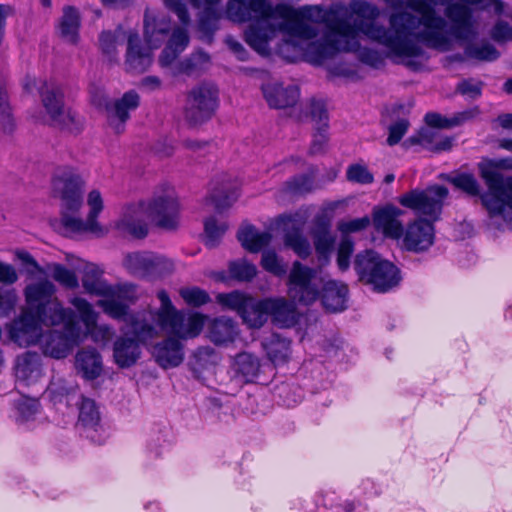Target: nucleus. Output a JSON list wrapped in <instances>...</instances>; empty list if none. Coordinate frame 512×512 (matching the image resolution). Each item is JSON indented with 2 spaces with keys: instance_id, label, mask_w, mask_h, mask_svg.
I'll return each instance as SVG.
<instances>
[{
  "instance_id": "obj_1",
  "label": "nucleus",
  "mask_w": 512,
  "mask_h": 512,
  "mask_svg": "<svg viewBox=\"0 0 512 512\" xmlns=\"http://www.w3.org/2000/svg\"><path fill=\"white\" fill-rule=\"evenodd\" d=\"M199 8L203 4V11L200 14L198 28L202 37L211 41L214 32L218 29V21L224 14L227 19L234 23H246L251 20L256 22L245 31L247 44L259 54H267L269 42L279 31L284 35L283 40L277 47V53L288 62L304 60V57L295 59L288 58L282 51L284 44L296 46V37L285 31L282 26L286 22L283 17L275 16L272 12H265L259 8V3L265 2L271 8L281 6L273 5L269 0H228L225 10L218 7L221 0H199ZM282 6H288L282 4Z\"/></svg>"
},
{
  "instance_id": "obj_2",
  "label": "nucleus",
  "mask_w": 512,
  "mask_h": 512,
  "mask_svg": "<svg viewBox=\"0 0 512 512\" xmlns=\"http://www.w3.org/2000/svg\"><path fill=\"white\" fill-rule=\"evenodd\" d=\"M157 298L160 307L149 312H152L153 322L156 321L158 327L171 337L158 342L153 347L152 354L160 367L169 369L179 366L184 360L180 340L197 337L204 327L206 316L176 309L165 290H160Z\"/></svg>"
},
{
  "instance_id": "obj_3",
  "label": "nucleus",
  "mask_w": 512,
  "mask_h": 512,
  "mask_svg": "<svg viewBox=\"0 0 512 512\" xmlns=\"http://www.w3.org/2000/svg\"><path fill=\"white\" fill-rule=\"evenodd\" d=\"M83 179L69 168L58 169L53 178V190L61 200V223L69 233H91L104 236L107 230L97 221L104 209L103 197L99 190L88 193L89 212L85 220L75 216L82 207Z\"/></svg>"
},
{
  "instance_id": "obj_4",
  "label": "nucleus",
  "mask_w": 512,
  "mask_h": 512,
  "mask_svg": "<svg viewBox=\"0 0 512 512\" xmlns=\"http://www.w3.org/2000/svg\"><path fill=\"white\" fill-rule=\"evenodd\" d=\"M179 213L180 204L174 187L162 184L154 190L150 200L126 206L116 227L134 238H144L148 234L147 218L160 228L175 229Z\"/></svg>"
},
{
  "instance_id": "obj_5",
  "label": "nucleus",
  "mask_w": 512,
  "mask_h": 512,
  "mask_svg": "<svg viewBox=\"0 0 512 512\" xmlns=\"http://www.w3.org/2000/svg\"><path fill=\"white\" fill-rule=\"evenodd\" d=\"M290 294L303 304L313 303L322 287V303L331 312H341L347 308L348 288L344 283L327 280L319 269L309 268L296 261L289 275Z\"/></svg>"
},
{
  "instance_id": "obj_6",
  "label": "nucleus",
  "mask_w": 512,
  "mask_h": 512,
  "mask_svg": "<svg viewBox=\"0 0 512 512\" xmlns=\"http://www.w3.org/2000/svg\"><path fill=\"white\" fill-rule=\"evenodd\" d=\"M479 173L488 187L481 195V202L491 218L502 217L512 222V176H504L501 170H512V158L484 160L478 164Z\"/></svg>"
},
{
  "instance_id": "obj_7",
  "label": "nucleus",
  "mask_w": 512,
  "mask_h": 512,
  "mask_svg": "<svg viewBox=\"0 0 512 512\" xmlns=\"http://www.w3.org/2000/svg\"><path fill=\"white\" fill-rule=\"evenodd\" d=\"M126 319H117L124 322L122 331L132 334L135 338L119 336L113 343V359L122 369L130 368L137 363L141 356V344L158 336L157 327L153 324L152 312L141 311L130 313L127 310Z\"/></svg>"
},
{
  "instance_id": "obj_8",
  "label": "nucleus",
  "mask_w": 512,
  "mask_h": 512,
  "mask_svg": "<svg viewBox=\"0 0 512 512\" xmlns=\"http://www.w3.org/2000/svg\"><path fill=\"white\" fill-rule=\"evenodd\" d=\"M82 285L86 292L101 296L97 306L113 319H126L130 304L136 299L135 286L130 284L110 285L103 278V271L95 266L85 267Z\"/></svg>"
},
{
  "instance_id": "obj_9",
  "label": "nucleus",
  "mask_w": 512,
  "mask_h": 512,
  "mask_svg": "<svg viewBox=\"0 0 512 512\" xmlns=\"http://www.w3.org/2000/svg\"><path fill=\"white\" fill-rule=\"evenodd\" d=\"M23 89L28 93L34 91L39 93L42 105L53 126L71 134L82 131V118L70 108L65 107L64 92L56 82L26 76L23 80Z\"/></svg>"
},
{
  "instance_id": "obj_10",
  "label": "nucleus",
  "mask_w": 512,
  "mask_h": 512,
  "mask_svg": "<svg viewBox=\"0 0 512 512\" xmlns=\"http://www.w3.org/2000/svg\"><path fill=\"white\" fill-rule=\"evenodd\" d=\"M53 305V309H56L55 314L51 317V320L43 323L52 326L63 324V328L62 330H49L43 333L39 344L44 354L61 359L66 357L75 346L83 342L84 333L72 309L60 307L57 303Z\"/></svg>"
},
{
  "instance_id": "obj_11",
  "label": "nucleus",
  "mask_w": 512,
  "mask_h": 512,
  "mask_svg": "<svg viewBox=\"0 0 512 512\" xmlns=\"http://www.w3.org/2000/svg\"><path fill=\"white\" fill-rule=\"evenodd\" d=\"M354 268L360 279L373 285L377 292H387L401 280L399 269L372 250L357 254Z\"/></svg>"
},
{
  "instance_id": "obj_12",
  "label": "nucleus",
  "mask_w": 512,
  "mask_h": 512,
  "mask_svg": "<svg viewBox=\"0 0 512 512\" xmlns=\"http://www.w3.org/2000/svg\"><path fill=\"white\" fill-rule=\"evenodd\" d=\"M217 302L224 308L237 312L243 322L251 328H260L268 319V298L257 300L245 293L232 291L219 293Z\"/></svg>"
},
{
  "instance_id": "obj_13",
  "label": "nucleus",
  "mask_w": 512,
  "mask_h": 512,
  "mask_svg": "<svg viewBox=\"0 0 512 512\" xmlns=\"http://www.w3.org/2000/svg\"><path fill=\"white\" fill-rule=\"evenodd\" d=\"M448 193L445 186L435 185L425 190H411L399 197V203L418 215L426 216L428 219L425 220L433 224L440 218Z\"/></svg>"
},
{
  "instance_id": "obj_14",
  "label": "nucleus",
  "mask_w": 512,
  "mask_h": 512,
  "mask_svg": "<svg viewBox=\"0 0 512 512\" xmlns=\"http://www.w3.org/2000/svg\"><path fill=\"white\" fill-rule=\"evenodd\" d=\"M218 107V90L213 84L202 83L192 88L186 98L184 115L191 125L209 120Z\"/></svg>"
},
{
  "instance_id": "obj_15",
  "label": "nucleus",
  "mask_w": 512,
  "mask_h": 512,
  "mask_svg": "<svg viewBox=\"0 0 512 512\" xmlns=\"http://www.w3.org/2000/svg\"><path fill=\"white\" fill-rule=\"evenodd\" d=\"M55 291V285L48 280L28 285L25 289L27 304L42 322L51 320V317L55 314L56 309H53V304L57 303L60 307H63L61 302L54 297Z\"/></svg>"
},
{
  "instance_id": "obj_16",
  "label": "nucleus",
  "mask_w": 512,
  "mask_h": 512,
  "mask_svg": "<svg viewBox=\"0 0 512 512\" xmlns=\"http://www.w3.org/2000/svg\"><path fill=\"white\" fill-rule=\"evenodd\" d=\"M124 266L131 274L138 277H160L173 268L168 259L151 252L128 254L125 257Z\"/></svg>"
},
{
  "instance_id": "obj_17",
  "label": "nucleus",
  "mask_w": 512,
  "mask_h": 512,
  "mask_svg": "<svg viewBox=\"0 0 512 512\" xmlns=\"http://www.w3.org/2000/svg\"><path fill=\"white\" fill-rule=\"evenodd\" d=\"M400 239L402 247L407 251H427L434 243V225L422 218L416 219L406 226Z\"/></svg>"
},
{
  "instance_id": "obj_18",
  "label": "nucleus",
  "mask_w": 512,
  "mask_h": 512,
  "mask_svg": "<svg viewBox=\"0 0 512 512\" xmlns=\"http://www.w3.org/2000/svg\"><path fill=\"white\" fill-rule=\"evenodd\" d=\"M70 303L78 311L84 324L85 328H82L84 333L83 341L90 336L96 343H105L112 337L113 330L109 325L97 324L98 314L87 300L81 297H74L70 300Z\"/></svg>"
},
{
  "instance_id": "obj_19",
  "label": "nucleus",
  "mask_w": 512,
  "mask_h": 512,
  "mask_svg": "<svg viewBox=\"0 0 512 512\" xmlns=\"http://www.w3.org/2000/svg\"><path fill=\"white\" fill-rule=\"evenodd\" d=\"M140 96L134 90H129L114 103L105 101V108L110 126L116 133L124 130V124L130 117V112L138 108Z\"/></svg>"
},
{
  "instance_id": "obj_20",
  "label": "nucleus",
  "mask_w": 512,
  "mask_h": 512,
  "mask_svg": "<svg viewBox=\"0 0 512 512\" xmlns=\"http://www.w3.org/2000/svg\"><path fill=\"white\" fill-rule=\"evenodd\" d=\"M41 319L37 314L29 312L23 313L19 318L15 319L10 328L11 338L20 346H29L39 343L43 335Z\"/></svg>"
},
{
  "instance_id": "obj_21",
  "label": "nucleus",
  "mask_w": 512,
  "mask_h": 512,
  "mask_svg": "<svg viewBox=\"0 0 512 512\" xmlns=\"http://www.w3.org/2000/svg\"><path fill=\"white\" fill-rule=\"evenodd\" d=\"M151 49L142 45L138 33L130 31L125 55L126 69L132 73H143L152 64Z\"/></svg>"
},
{
  "instance_id": "obj_22",
  "label": "nucleus",
  "mask_w": 512,
  "mask_h": 512,
  "mask_svg": "<svg viewBox=\"0 0 512 512\" xmlns=\"http://www.w3.org/2000/svg\"><path fill=\"white\" fill-rule=\"evenodd\" d=\"M403 211L395 206L389 205L375 211L373 216L374 227L381 231L385 237L400 240L403 234V225L399 217Z\"/></svg>"
},
{
  "instance_id": "obj_23",
  "label": "nucleus",
  "mask_w": 512,
  "mask_h": 512,
  "mask_svg": "<svg viewBox=\"0 0 512 512\" xmlns=\"http://www.w3.org/2000/svg\"><path fill=\"white\" fill-rule=\"evenodd\" d=\"M263 95L271 108L284 109L294 106L300 97V91L296 85L283 86L279 83L263 85Z\"/></svg>"
},
{
  "instance_id": "obj_24",
  "label": "nucleus",
  "mask_w": 512,
  "mask_h": 512,
  "mask_svg": "<svg viewBox=\"0 0 512 512\" xmlns=\"http://www.w3.org/2000/svg\"><path fill=\"white\" fill-rule=\"evenodd\" d=\"M268 316L274 325L280 328H290L297 324L299 314L294 302L285 298H268Z\"/></svg>"
},
{
  "instance_id": "obj_25",
  "label": "nucleus",
  "mask_w": 512,
  "mask_h": 512,
  "mask_svg": "<svg viewBox=\"0 0 512 512\" xmlns=\"http://www.w3.org/2000/svg\"><path fill=\"white\" fill-rule=\"evenodd\" d=\"M81 27V15L75 6L66 5L62 9V15L56 25V31L66 43L76 45L79 41Z\"/></svg>"
},
{
  "instance_id": "obj_26",
  "label": "nucleus",
  "mask_w": 512,
  "mask_h": 512,
  "mask_svg": "<svg viewBox=\"0 0 512 512\" xmlns=\"http://www.w3.org/2000/svg\"><path fill=\"white\" fill-rule=\"evenodd\" d=\"M75 402L79 405L78 425L84 429L86 437L96 441L90 435V432H97L101 428V416L95 401L81 395Z\"/></svg>"
},
{
  "instance_id": "obj_27",
  "label": "nucleus",
  "mask_w": 512,
  "mask_h": 512,
  "mask_svg": "<svg viewBox=\"0 0 512 512\" xmlns=\"http://www.w3.org/2000/svg\"><path fill=\"white\" fill-rule=\"evenodd\" d=\"M41 376V358L35 352H25L15 361V377L18 382L30 385Z\"/></svg>"
},
{
  "instance_id": "obj_28",
  "label": "nucleus",
  "mask_w": 512,
  "mask_h": 512,
  "mask_svg": "<svg viewBox=\"0 0 512 512\" xmlns=\"http://www.w3.org/2000/svg\"><path fill=\"white\" fill-rule=\"evenodd\" d=\"M171 31V21L165 16L156 17L148 13L144 18V36L150 49L159 48Z\"/></svg>"
},
{
  "instance_id": "obj_29",
  "label": "nucleus",
  "mask_w": 512,
  "mask_h": 512,
  "mask_svg": "<svg viewBox=\"0 0 512 512\" xmlns=\"http://www.w3.org/2000/svg\"><path fill=\"white\" fill-rule=\"evenodd\" d=\"M75 366L85 379L94 380L102 373V357L94 348L82 349L76 355Z\"/></svg>"
},
{
  "instance_id": "obj_30",
  "label": "nucleus",
  "mask_w": 512,
  "mask_h": 512,
  "mask_svg": "<svg viewBox=\"0 0 512 512\" xmlns=\"http://www.w3.org/2000/svg\"><path fill=\"white\" fill-rule=\"evenodd\" d=\"M189 44V35L184 28H176L159 57L161 67L170 66Z\"/></svg>"
},
{
  "instance_id": "obj_31",
  "label": "nucleus",
  "mask_w": 512,
  "mask_h": 512,
  "mask_svg": "<svg viewBox=\"0 0 512 512\" xmlns=\"http://www.w3.org/2000/svg\"><path fill=\"white\" fill-rule=\"evenodd\" d=\"M312 237L319 261L323 265L327 264L335 244V237L330 232V224L324 220L319 221L312 232Z\"/></svg>"
},
{
  "instance_id": "obj_32",
  "label": "nucleus",
  "mask_w": 512,
  "mask_h": 512,
  "mask_svg": "<svg viewBox=\"0 0 512 512\" xmlns=\"http://www.w3.org/2000/svg\"><path fill=\"white\" fill-rule=\"evenodd\" d=\"M243 248L251 253H257L268 246L272 240L269 231H259L253 225L243 226L237 234Z\"/></svg>"
},
{
  "instance_id": "obj_33",
  "label": "nucleus",
  "mask_w": 512,
  "mask_h": 512,
  "mask_svg": "<svg viewBox=\"0 0 512 512\" xmlns=\"http://www.w3.org/2000/svg\"><path fill=\"white\" fill-rule=\"evenodd\" d=\"M232 368L236 377L242 379L245 383H249L253 382L258 376L260 362L256 356L243 352L235 356Z\"/></svg>"
},
{
  "instance_id": "obj_34",
  "label": "nucleus",
  "mask_w": 512,
  "mask_h": 512,
  "mask_svg": "<svg viewBox=\"0 0 512 512\" xmlns=\"http://www.w3.org/2000/svg\"><path fill=\"white\" fill-rule=\"evenodd\" d=\"M237 334L236 324L235 322L226 317H220L214 319L210 325L208 330V335L210 340L217 344H225L228 342H232Z\"/></svg>"
},
{
  "instance_id": "obj_35",
  "label": "nucleus",
  "mask_w": 512,
  "mask_h": 512,
  "mask_svg": "<svg viewBox=\"0 0 512 512\" xmlns=\"http://www.w3.org/2000/svg\"><path fill=\"white\" fill-rule=\"evenodd\" d=\"M47 394L54 403L66 402L67 405L77 400L81 395L78 394V386L69 383L62 378H54L47 388Z\"/></svg>"
},
{
  "instance_id": "obj_36",
  "label": "nucleus",
  "mask_w": 512,
  "mask_h": 512,
  "mask_svg": "<svg viewBox=\"0 0 512 512\" xmlns=\"http://www.w3.org/2000/svg\"><path fill=\"white\" fill-rule=\"evenodd\" d=\"M210 64V56L202 50L192 53L189 57L178 62L172 67V75L178 76L180 74L193 75L206 69Z\"/></svg>"
},
{
  "instance_id": "obj_37",
  "label": "nucleus",
  "mask_w": 512,
  "mask_h": 512,
  "mask_svg": "<svg viewBox=\"0 0 512 512\" xmlns=\"http://www.w3.org/2000/svg\"><path fill=\"white\" fill-rule=\"evenodd\" d=\"M290 341L278 334H272L263 345L268 358L274 365L287 362L290 355Z\"/></svg>"
},
{
  "instance_id": "obj_38",
  "label": "nucleus",
  "mask_w": 512,
  "mask_h": 512,
  "mask_svg": "<svg viewBox=\"0 0 512 512\" xmlns=\"http://www.w3.org/2000/svg\"><path fill=\"white\" fill-rule=\"evenodd\" d=\"M15 128L16 121L9 102L6 79L0 72V130L5 134H12Z\"/></svg>"
},
{
  "instance_id": "obj_39",
  "label": "nucleus",
  "mask_w": 512,
  "mask_h": 512,
  "mask_svg": "<svg viewBox=\"0 0 512 512\" xmlns=\"http://www.w3.org/2000/svg\"><path fill=\"white\" fill-rule=\"evenodd\" d=\"M478 111L475 110H466L463 112H459L452 117H445L438 113H427L425 115V121L428 126L434 128H453L459 126L466 121L472 119Z\"/></svg>"
},
{
  "instance_id": "obj_40",
  "label": "nucleus",
  "mask_w": 512,
  "mask_h": 512,
  "mask_svg": "<svg viewBox=\"0 0 512 512\" xmlns=\"http://www.w3.org/2000/svg\"><path fill=\"white\" fill-rule=\"evenodd\" d=\"M238 198L237 187L235 185L226 186L224 183L221 187L213 188L207 197V203H211L215 210L219 213L229 208Z\"/></svg>"
},
{
  "instance_id": "obj_41",
  "label": "nucleus",
  "mask_w": 512,
  "mask_h": 512,
  "mask_svg": "<svg viewBox=\"0 0 512 512\" xmlns=\"http://www.w3.org/2000/svg\"><path fill=\"white\" fill-rule=\"evenodd\" d=\"M16 422L19 425H29L40 413V404L35 398H22L16 404Z\"/></svg>"
},
{
  "instance_id": "obj_42",
  "label": "nucleus",
  "mask_w": 512,
  "mask_h": 512,
  "mask_svg": "<svg viewBox=\"0 0 512 512\" xmlns=\"http://www.w3.org/2000/svg\"><path fill=\"white\" fill-rule=\"evenodd\" d=\"M465 54L469 58L487 62L495 61L500 56L498 50L489 42L469 45L465 49Z\"/></svg>"
},
{
  "instance_id": "obj_43",
  "label": "nucleus",
  "mask_w": 512,
  "mask_h": 512,
  "mask_svg": "<svg viewBox=\"0 0 512 512\" xmlns=\"http://www.w3.org/2000/svg\"><path fill=\"white\" fill-rule=\"evenodd\" d=\"M228 226L225 222H218L215 217H209L204 222L205 245L214 248L226 232Z\"/></svg>"
},
{
  "instance_id": "obj_44",
  "label": "nucleus",
  "mask_w": 512,
  "mask_h": 512,
  "mask_svg": "<svg viewBox=\"0 0 512 512\" xmlns=\"http://www.w3.org/2000/svg\"><path fill=\"white\" fill-rule=\"evenodd\" d=\"M122 34V31L117 29L114 32L103 31L99 36V45L101 51L109 61H114L117 59V45L120 42V37Z\"/></svg>"
},
{
  "instance_id": "obj_45",
  "label": "nucleus",
  "mask_w": 512,
  "mask_h": 512,
  "mask_svg": "<svg viewBox=\"0 0 512 512\" xmlns=\"http://www.w3.org/2000/svg\"><path fill=\"white\" fill-rule=\"evenodd\" d=\"M47 271L51 274L55 281L65 286L66 288L74 289L79 285L78 278L75 273L62 264H49L47 266Z\"/></svg>"
},
{
  "instance_id": "obj_46",
  "label": "nucleus",
  "mask_w": 512,
  "mask_h": 512,
  "mask_svg": "<svg viewBox=\"0 0 512 512\" xmlns=\"http://www.w3.org/2000/svg\"><path fill=\"white\" fill-rule=\"evenodd\" d=\"M448 181L470 196L480 195V184L471 173H458L454 176H450Z\"/></svg>"
},
{
  "instance_id": "obj_47",
  "label": "nucleus",
  "mask_w": 512,
  "mask_h": 512,
  "mask_svg": "<svg viewBox=\"0 0 512 512\" xmlns=\"http://www.w3.org/2000/svg\"><path fill=\"white\" fill-rule=\"evenodd\" d=\"M284 240L285 244L292 248L300 257L306 258L310 254V243L299 230L286 233Z\"/></svg>"
},
{
  "instance_id": "obj_48",
  "label": "nucleus",
  "mask_w": 512,
  "mask_h": 512,
  "mask_svg": "<svg viewBox=\"0 0 512 512\" xmlns=\"http://www.w3.org/2000/svg\"><path fill=\"white\" fill-rule=\"evenodd\" d=\"M230 275L239 281H250L257 274V268L254 264L245 259L231 262L229 265Z\"/></svg>"
},
{
  "instance_id": "obj_49",
  "label": "nucleus",
  "mask_w": 512,
  "mask_h": 512,
  "mask_svg": "<svg viewBox=\"0 0 512 512\" xmlns=\"http://www.w3.org/2000/svg\"><path fill=\"white\" fill-rule=\"evenodd\" d=\"M180 296L189 306L200 307L210 301L209 294L198 287L182 288Z\"/></svg>"
},
{
  "instance_id": "obj_50",
  "label": "nucleus",
  "mask_w": 512,
  "mask_h": 512,
  "mask_svg": "<svg viewBox=\"0 0 512 512\" xmlns=\"http://www.w3.org/2000/svg\"><path fill=\"white\" fill-rule=\"evenodd\" d=\"M261 266L264 270L276 276L286 274V266L278 258L277 254L272 250H265L262 253Z\"/></svg>"
},
{
  "instance_id": "obj_51",
  "label": "nucleus",
  "mask_w": 512,
  "mask_h": 512,
  "mask_svg": "<svg viewBox=\"0 0 512 512\" xmlns=\"http://www.w3.org/2000/svg\"><path fill=\"white\" fill-rule=\"evenodd\" d=\"M347 180L362 185L371 184L374 181L372 173L363 164H352L346 171Z\"/></svg>"
},
{
  "instance_id": "obj_52",
  "label": "nucleus",
  "mask_w": 512,
  "mask_h": 512,
  "mask_svg": "<svg viewBox=\"0 0 512 512\" xmlns=\"http://www.w3.org/2000/svg\"><path fill=\"white\" fill-rule=\"evenodd\" d=\"M354 251V243L349 236H342L338 252L337 265L341 271H346L350 265V257Z\"/></svg>"
},
{
  "instance_id": "obj_53",
  "label": "nucleus",
  "mask_w": 512,
  "mask_h": 512,
  "mask_svg": "<svg viewBox=\"0 0 512 512\" xmlns=\"http://www.w3.org/2000/svg\"><path fill=\"white\" fill-rule=\"evenodd\" d=\"M308 109L309 115L312 121L315 122L316 127H328L329 117L324 101L312 99L309 103Z\"/></svg>"
},
{
  "instance_id": "obj_54",
  "label": "nucleus",
  "mask_w": 512,
  "mask_h": 512,
  "mask_svg": "<svg viewBox=\"0 0 512 512\" xmlns=\"http://www.w3.org/2000/svg\"><path fill=\"white\" fill-rule=\"evenodd\" d=\"M370 225V218L364 216L351 220H342L338 223L337 229L342 236H349L350 233H356L365 230Z\"/></svg>"
},
{
  "instance_id": "obj_55",
  "label": "nucleus",
  "mask_w": 512,
  "mask_h": 512,
  "mask_svg": "<svg viewBox=\"0 0 512 512\" xmlns=\"http://www.w3.org/2000/svg\"><path fill=\"white\" fill-rule=\"evenodd\" d=\"M313 177L307 174L295 176L286 182V189L292 194H302L312 189Z\"/></svg>"
},
{
  "instance_id": "obj_56",
  "label": "nucleus",
  "mask_w": 512,
  "mask_h": 512,
  "mask_svg": "<svg viewBox=\"0 0 512 512\" xmlns=\"http://www.w3.org/2000/svg\"><path fill=\"white\" fill-rule=\"evenodd\" d=\"M327 130L328 127H316V132L313 134V139L309 148L310 155H318L326 151L329 140Z\"/></svg>"
},
{
  "instance_id": "obj_57",
  "label": "nucleus",
  "mask_w": 512,
  "mask_h": 512,
  "mask_svg": "<svg viewBox=\"0 0 512 512\" xmlns=\"http://www.w3.org/2000/svg\"><path fill=\"white\" fill-rule=\"evenodd\" d=\"M482 86V82L474 79H468L458 83L457 91L467 98L476 99L482 93Z\"/></svg>"
},
{
  "instance_id": "obj_58",
  "label": "nucleus",
  "mask_w": 512,
  "mask_h": 512,
  "mask_svg": "<svg viewBox=\"0 0 512 512\" xmlns=\"http://www.w3.org/2000/svg\"><path fill=\"white\" fill-rule=\"evenodd\" d=\"M409 127V122L407 119H399L389 127V135L387 138V143L390 146L396 145L405 135Z\"/></svg>"
},
{
  "instance_id": "obj_59",
  "label": "nucleus",
  "mask_w": 512,
  "mask_h": 512,
  "mask_svg": "<svg viewBox=\"0 0 512 512\" xmlns=\"http://www.w3.org/2000/svg\"><path fill=\"white\" fill-rule=\"evenodd\" d=\"M359 59L362 63L367 64L373 68H380L384 64L383 55L374 49H362L359 52Z\"/></svg>"
},
{
  "instance_id": "obj_60",
  "label": "nucleus",
  "mask_w": 512,
  "mask_h": 512,
  "mask_svg": "<svg viewBox=\"0 0 512 512\" xmlns=\"http://www.w3.org/2000/svg\"><path fill=\"white\" fill-rule=\"evenodd\" d=\"M17 302V296L13 290L0 291V316H8Z\"/></svg>"
},
{
  "instance_id": "obj_61",
  "label": "nucleus",
  "mask_w": 512,
  "mask_h": 512,
  "mask_svg": "<svg viewBox=\"0 0 512 512\" xmlns=\"http://www.w3.org/2000/svg\"><path fill=\"white\" fill-rule=\"evenodd\" d=\"M165 6L175 13L179 21L183 25H188L190 22V16L187 11L186 5L181 0H164Z\"/></svg>"
},
{
  "instance_id": "obj_62",
  "label": "nucleus",
  "mask_w": 512,
  "mask_h": 512,
  "mask_svg": "<svg viewBox=\"0 0 512 512\" xmlns=\"http://www.w3.org/2000/svg\"><path fill=\"white\" fill-rule=\"evenodd\" d=\"M491 35L498 42L511 41L512 27L507 22L500 21L494 26Z\"/></svg>"
},
{
  "instance_id": "obj_63",
  "label": "nucleus",
  "mask_w": 512,
  "mask_h": 512,
  "mask_svg": "<svg viewBox=\"0 0 512 512\" xmlns=\"http://www.w3.org/2000/svg\"><path fill=\"white\" fill-rule=\"evenodd\" d=\"M18 280L16 269L10 265L0 262V283L11 285Z\"/></svg>"
},
{
  "instance_id": "obj_64",
  "label": "nucleus",
  "mask_w": 512,
  "mask_h": 512,
  "mask_svg": "<svg viewBox=\"0 0 512 512\" xmlns=\"http://www.w3.org/2000/svg\"><path fill=\"white\" fill-rule=\"evenodd\" d=\"M226 43L230 50L236 54L239 60L244 61L247 58V52L242 46L241 43L233 39L232 37H227Z\"/></svg>"
}]
</instances>
